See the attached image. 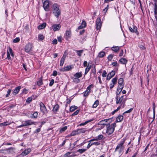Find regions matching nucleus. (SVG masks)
Listing matches in <instances>:
<instances>
[{
    "label": "nucleus",
    "mask_w": 157,
    "mask_h": 157,
    "mask_svg": "<svg viewBox=\"0 0 157 157\" xmlns=\"http://www.w3.org/2000/svg\"><path fill=\"white\" fill-rule=\"evenodd\" d=\"M90 91L88 90L87 89L84 92V96H87L89 94Z\"/></svg>",
    "instance_id": "c9c22d12"
},
{
    "label": "nucleus",
    "mask_w": 157,
    "mask_h": 157,
    "mask_svg": "<svg viewBox=\"0 0 157 157\" xmlns=\"http://www.w3.org/2000/svg\"><path fill=\"white\" fill-rule=\"evenodd\" d=\"M21 88V86H20L17 87L14 89L13 93L14 95L17 94L19 92Z\"/></svg>",
    "instance_id": "aec40b11"
},
{
    "label": "nucleus",
    "mask_w": 157,
    "mask_h": 157,
    "mask_svg": "<svg viewBox=\"0 0 157 157\" xmlns=\"http://www.w3.org/2000/svg\"><path fill=\"white\" fill-rule=\"evenodd\" d=\"M78 107L77 106H75V105L72 106L70 108V111L71 112H73L74 111L75 109H77Z\"/></svg>",
    "instance_id": "473e14b6"
},
{
    "label": "nucleus",
    "mask_w": 157,
    "mask_h": 157,
    "mask_svg": "<svg viewBox=\"0 0 157 157\" xmlns=\"http://www.w3.org/2000/svg\"><path fill=\"white\" fill-rule=\"evenodd\" d=\"M154 13L155 14L157 15V6L156 4H155Z\"/></svg>",
    "instance_id": "37998d69"
},
{
    "label": "nucleus",
    "mask_w": 157,
    "mask_h": 157,
    "mask_svg": "<svg viewBox=\"0 0 157 157\" xmlns=\"http://www.w3.org/2000/svg\"><path fill=\"white\" fill-rule=\"evenodd\" d=\"M124 141V140L121 141L116 147L114 153L115 155L119 157L122 155L124 149L123 144Z\"/></svg>",
    "instance_id": "f257e3e1"
},
{
    "label": "nucleus",
    "mask_w": 157,
    "mask_h": 157,
    "mask_svg": "<svg viewBox=\"0 0 157 157\" xmlns=\"http://www.w3.org/2000/svg\"><path fill=\"white\" fill-rule=\"evenodd\" d=\"M32 47V44L29 43L26 46L25 48V51L26 52H28L31 50Z\"/></svg>",
    "instance_id": "9d476101"
},
{
    "label": "nucleus",
    "mask_w": 157,
    "mask_h": 157,
    "mask_svg": "<svg viewBox=\"0 0 157 157\" xmlns=\"http://www.w3.org/2000/svg\"><path fill=\"white\" fill-rule=\"evenodd\" d=\"M125 95H123L120 97L117 96L116 97V103L117 104H121L120 106L118 107V109L121 108H124L126 100V98H124Z\"/></svg>",
    "instance_id": "f03ea898"
},
{
    "label": "nucleus",
    "mask_w": 157,
    "mask_h": 157,
    "mask_svg": "<svg viewBox=\"0 0 157 157\" xmlns=\"http://www.w3.org/2000/svg\"><path fill=\"white\" fill-rule=\"evenodd\" d=\"M116 125L115 123H114L111 125H110L109 123L106 124L107 128L106 133L108 135H109L113 132L116 127Z\"/></svg>",
    "instance_id": "7ed1b4c3"
},
{
    "label": "nucleus",
    "mask_w": 157,
    "mask_h": 157,
    "mask_svg": "<svg viewBox=\"0 0 157 157\" xmlns=\"http://www.w3.org/2000/svg\"><path fill=\"white\" fill-rule=\"evenodd\" d=\"M37 115H38V113L36 112H35L33 114V117L35 118H36L37 117Z\"/></svg>",
    "instance_id": "603ef678"
},
{
    "label": "nucleus",
    "mask_w": 157,
    "mask_h": 157,
    "mask_svg": "<svg viewBox=\"0 0 157 157\" xmlns=\"http://www.w3.org/2000/svg\"><path fill=\"white\" fill-rule=\"evenodd\" d=\"M7 58L8 59H10V54L8 53V52H7Z\"/></svg>",
    "instance_id": "338daca9"
},
{
    "label": "nucleus",
    "mask_w": 157,
    "mask_h": 157,
    "mask_svg": "<svg viewBox=\"0 0 157 157\" xmlns=\"http://www.w3.org/2000/svg\"><path fill=\"white\" fill-rule=\"evenodd\" d=\"M15 148L13 147H10L8 149H5V151L9 154H13L14 153Z\"/></svg>",
    "instance_id": "4468645a"
},
{
    "label": "nucleus",
    "mask_w": 157,
    "mask_h": 157,
    "mask_svg": "<svg viewBox=\"0 0 157 157\" xmlns=\"http://www.w3.org/2000/svg\"><path fill=\"white\" fill-rule=\"evenodd\" d=\"M92 121V120H90V121H86L84 123H81L80 124H79V126L84 125L85 124H86L88 123V122H89L90 121Z\"/></svg>",
    "instance_id": "c03bdc74"
},
{
    "label": "nucleus",
    "mask_w": 157,
    "mask_h": 157,
    "mask_svg": "<svg viewBox=\"0 0 157 157\" xmlns=\"http://www.w3.org/2000/svg\"><path fill=\"white\" fill-rule=\"evenodd\" d=\"M59 109V105L58 104H56L55 105L53 109V111L54 112H57Z\"/></svg>",
    "instance_id": "c756f323"
},
{
    "label": "nucleus",
    "mask_w": 157,
    "mask_h": 157,
    "mask_svg": "<svg viewBox=\"0 0 157 157\" xmlns=\"http://www.w3.org/2000/svg\"><path fill=\"white\" fill-rule=\"evenodd\" d=\"M49 2L48 0L45 1L43 3V7L44 10L48 11L49 10Z\"/></svg>",
    "instance_id": "6e6552de"
},
{
    "label": "nucleus",
    "mask_w": 157,
    "mask_h": 157,
    "mask_svg": "<svg viewBox=\"0 0 157 157\" xmlns=\"http://www.w3.org/2000/svg\"><path fill=\"white\" fill-rule=\"evenodd\" d=\"M115 71H112L109 73L107 75L106 79L107 80H110L115 75Z\"/></svg>",
    "instance_id": "ddd939ff"
},
{
    "label": "nucleus",
    "mask_w": 157,
    "mask_h": 157,
    "mask_svg": "<svg viewBox=\"0 0 157 157\" xmlns=\"http://www.w3.org/2000/svg\"><path fill=\"white\" fill-rule=\"evenodd\" d=\"M86 26V23L85 21H83L81 25L78 27V29H81L82 28H85Z\"/></svg>",
    "instance_id": "6ab92c4d"
},
{
    "label": "nucleus",
    "mask_w": 157,
    "mask_h": 157,
    "mask_svg": "<svg viewBox=\"0 0 157 157\" xmlns=\"http://www.w3.org/2000/svg\"><path fill=\"white\" fill-rule=\"evenodd\" d=\"M7 52H8V53L10 54L13 52L12 50L10 47H9V49L8 50Z\"/></svg>",
    "instance_id": "864d4df0"
},
{
    "label": "nucleus",
    "mask_w": 157,
    "mask_h": 157,
    "mask_svg": "<svg viewBox=\"0 0 157 157\" xmlns=\"http://www.w3.org/2000/svg\"><path fill=\"white\" fill-rule=\"evenodd\" d=\"M54 82V80L53 79H52L49 83V86H52Z\"/></svg>",
    "instance_id": "3c124183"
},
{
    "label": "nucleus",
    "mask_w": 157,
    "mask_h": 157,
    "mask_svg": "<svg viewBox=\"0 0 157 157\" xmlns=\"http://www.w3.org/2000/svg\"><path fill=\"white\" fill-rule=\"evenodd\" d=\"M57 39L59 42H62V37L61 36H59L58 37Z\"/></svg>",
    "instance_id": "69168bd1"
},
{
    "label": "nucleus",
    "mask_w": 157,
    "mask_h": 157,
    "mask_svg": "<svg viewBox=\"0 0 157 157\" xmlns=\"http://www.w3.org/2000/svg\"><path fill=\"white\" fill-rule=\"evenodd\" d=\"M103 137V136L102 135H100L98 136V139L99 140H101Z\"/></svg>",
    "instance_id": "052dcab7"
},
{
    "label": "nucleus",
    "mask_w": 157,
    "mask_h": 157,
    "mask_svg": "<svg viewBox=\"0 0 157 157\" xmlns=\"http://www.w3.org/2000/svg\"><path fill=\"white\" fill-rule=\"evenodd\" d=\"M20 40V39L18 37H17L13 40L14 43H17Z\"/></svg>",
    "instance_id": "de8ad7c7"
},
{
    "label": "nucleus",
    "mask_w": 157,
    "mask_h": 157,
    "mask_svg": "<svg viewBox=\"0 0 157 157\" xmlns=\"http://www.w3.org/2000/svg\"><path fill=\"white\" fill-rule=\"evenodd\" d=\"M123 119V116L122 115L118 116L117 118L116 121L117 122L121 121Z\"/></svg>",
    "instance_id": "b1692460"
},
{
    "label": "nucleus",
    "mask_w": 157,
    "mask_h": 157,
    "mask_svg": "<svg viewBox=\"0 0 157 157\" xmlns=\"http://www.w3.org/2000/svg\"><path fill=\"white\" fill-rule=\"evenodd\" d=\"M57 74V72L56 71H53L52 75L54 76H56Z\"/></svg>",
    "instance_id": "e2e57ef3"
},
{
    "label": "nucleus",
    "mask_w": 157,
    "mask_h": 157,
    "mask_svg": "<svg viewBox=\"0 0 157 157\" xmlns=\"http://www.w3.org/2000/svg\"><path fill=\"white\" fill-rule=\"evenodd\" d=\"M77 134H78V133H77V130L72 131L71 133V136H74Z\"/></svg>",
    "instance_id": "e433bc0d"
},
{
    "label": "nucleus",
    "mask_w": 157,
    "mask_h": 157,
    "mask_svg": "<svg viewBox=\"0 0 157 157\" xmlns=\"http://www.w3.org/2000/svg\"><path fill=\"white\" fill-rule=\"evenodd\" d=\"M107 73L105 71H104L102 74V76L103 77H105L106 76Z\"/></svg>",
    "instance_id": "6e6d98bb"
},
{
    "label": "nucleus",
    "mask_w": 157,
    "mask_h": 157,
    "mask_svg": "<svg viewBox=\"0 0 157 157\" xmlns=\"http://www.w3.org/2000/svg\"><path fill=\"white\" fill-rule=\"evenodd\" d=\"M1 125L6 126L10 124V123H9L8 122H6L1 123Z\"/></svg>",
    "instance_id": "09e8293b"
},
{
    "label": "nucleus",
    "mask_w": 157,
    "mask_h": 157,
    "mask_svg": "<svg viewBox=\"0 0 157 157\" xmlns=\"http://www.w3.org/2000/svg\"><path fill=\"white\" fill-rule=\"evenodd\" d=\"M102 22L101 19L98 17L96 20V27L97 30L100 29L101 26Z\"/></svg>",
    "instance_id": "0eeeda50"
},
{
    "label": "nucleus",
    "mask_w": 157,
    "mask_h": 157,
    "mask_svg": "<svg viewBox=\"0 0 157 157\" xmlns=\"http://www.w3.org/2000/svg\"><path fill=\"white\" fill-rule=\"evenodd\" d=\"M75 52L77 53V54L78 56H81L82 55V53H83V50H75Z\"/></svg>",
    "instance_id": "7c9ffc66"
},
{
    "label": "nucleus",
    "mask_w": 157,
    "mask_h": 157,
    "mask_svg": "<svg viewBox=\"0 0 157 157\" xmlns=\"http://www.w3.org/2000/svg\"><path fill=\"white\" fill-rule=\"evenodd\" d=\"M71 154V152H68L64 155V156L65 157H69L72 156V155H70Z\"/></svg>",
    "instance_id": "4c0bfd02"
},
{
    "label": "nucleus",
    "mask_w": 157,
    "mask_h": 157,
    "mask_svg": "<svg viewBox=\"0 0 157 157\" xmlns=\"http://www.w3.org/2000/svg\"><path fill=\"white\" fill-rule=\"evenodd\" d=\"M83 65L85 67H87V66H89V64H88L87 62L86 61H84L83 63Z\"/></svg>",
    "instance_id": "4d7b16f0"
},
{
    "label": "nucleus",
    "mask_w": 157,
    "mask_h": 157,
    "mask_svg": "<svg viewBox=\"0 0 157 157\" xmlns=\"http://www.w3.org/2000/svg\"><path fill=\"white\" fill-rule=\"evenodd\" d=\"M79 112V110H77L74 112L72 114V116H74L77 115Z\"/></svg>",
    "instance_id": "5fc2aeb1"
},
{
    "label": "nucleus",
    "mask_w": 157,
    "mask_h": 157,
    "mask_svg": "<svg viewBox=\"0 0 157 157\" xmlns=\"http://www.w3.org/2000/svg\"><path fill=\"white\" fill-rule=\"evenodd\" d=\"M123 50H121L119 54V56H123Z\"/></svg>",
    "instance_id": "774afa93"
},
{
    "label": "nucleus",
    "mask_w": 157,
    "mask_h": 157,
    "mask_svg": "<svg viewBox=\"0 0 157 157\" xmlns=\"http://www.w3.org/2000/svg\"><path fill=\"white\" fill-rule=\"evenodd\" d=\"M71 31L67 30L66 31L65 33V38L67 40H68V38H70L71 36Z\"/></svg>",
    "instance_id": "a211bd4d"
},
{
    "label": "nucleus",
    "mask_w": 157,
    "mask_h": 157,
    "mask_svg": "<svg viewBox=\"0 0 157 157\" xmlns=\"http://www.w3.org/2000/svg\"><path fill=\"white\" fill-rule=\"evenodd\" d=\"M43 84L41 78L39 79L38 81L37 82V84L38 86H40Z\"/></svg>",
    "instance_id": "72a5a7b5"
},
{
    "label": "nucleus",
    "mask_w": 157,
    "mask_h": 157,
    "mask_svg": "<svg viewBox=\"0 0 157 157\" xmlns=\"http://www.w3.org/2000/svg\"><path fill=\"white\" fill-rule=\"evenodd\" d=\"M44 36L43 35L39 34L38 36V39L39 40H41L44 39Z\"/></svg>",
    "instance_id": "58836bf2"
},
{
    "label": "nucleus",
    "mask_w": 157,
    "mask_h": 157,
    "mask_svg": "<svg viewBox=\"0 0 157 157\" xmlns=\"http://www.w3.org/2000/svg\"><path fill=\"white\" fill-rule=\"evenodd\" d=\"M112 65L113 66H118V64H117V62H113L112 64Z\"/></svg>",
    "instance_id": "bf43d9fd"
},
{
    "label": "nucleus",
    "mask_w": 157,
    "mask_h": 157,
    "mask_svg": "<svg viewBox=\"0 0 157 157\" xmlns=\"http://www.w3.org/2000/svg\"><path fill=\"white\" fill-rule=\"evenodd\" d=\"M123 79L122 78H120L118 81V83L119 85L118 88H117V91H119V93L122 90L123 88L124 84L123 82Z\"/></svg>",
    "instance_id": "39448f33"
},
{
    "label": "nucleus",
    "mask_w": 157,
    "mask_h": 157,
    "mask_svg": "<svg viewBox=\"0 0 157 157\" xmlns=\"http://www.w3.org/2000/svg\"><path fill=\"white\" fill-rule=\"evenodd\" d=\"M77 130V133H78V134L81 133H85L86 131H87V130L85 128H81L79 129H78Z\"/></svg>",
    "instance_id": "4be33fe9"
},
{
    "label": "nucleus",
    "mask_w": 157,
    "mask_h": 157,
    "mask_svg": "<svg viewBox=\"0 0 157 157\" xmlns=\"http://www.w3.org/2000/svg\"><path fill=\"white\" fill-rule=\"evenodd\" d=\"M52 43L53 44H56L57 43V40L56 39H54L52 41Z\"/></svg>",
    "instance_id": "680f3d73"
},
{
    "label": "nucleus",
    "mask_w": 157,
    "mask_h": 157,
    "mask_svg": "<svg viewBox=\"0 0 157 157\" xmlns=\"http://www.w3.org/2000/svg\"><path fill=\"white\" fill-rule=\"evenodd\" d=\"M129 29L130 31L131 32L133 33H136L137 35L139 33L137 31V28L136 27L134 26L132 28V27H129Z\"/></svg>",
    "instance_id": "dca6fc26"
},
{
    "label": "nucleus",
    "mask_w": 157,
    "mask_h": 157,
    "mask_svg": "<svg viewBox=\"0 0 157 157\" xmlns=\"http://www.w3.org/2000/svg\"><path fill=\"white\" fill-rule=\"evenodd\" d=\"M133 108H131L129 110H127V111H126L124 113H123V114H124V113H130V112H131V111H132V110H133Z\"/></svg>",
    "instance_id": "8fccbe9b"
},
{
    "label": "nucleus",
    "mask_w": 157,
    "mask_h": 157,
    "mask_svg": "<svg viewBox=\"0 0 157 157\" xmlns=\"http://www.w3.org/2000/svg\"><path fill=\"white\" fill-rule=\"evenodd\" d=\"M110 119V118L104 119L103 120H101L98 122V124L99 125H106V124H105V123L107 122Z\"/></svg>",
    "instance_id": "2eb2a0df"
},
{
    "label": "nucleus",
    "mask_w": 157,
    "mask_h": 157,
    "mask_svg": "<svg viewBox=\"0 0 157 157\" xmlns=\"http://www.w3.org/2000/svg\"><path fill=\"white\" fill-rule=\"evenodd\" d=\"M73 81L75 82H80V80L78 78L75 77L73 79Z\"/></svg>",
    "instance_id": "49530a36"
},
{
    "label": "nucleus",
    "mask_w": 157,
    "mask_h": 157,
    "mask_svg": "<svg viewBox=\"0 0 157 157\" xmlns=\"http://www.w3.org/2000/svg\"><path fill=\"white\" fill-rule=\"evenodd\" d=\"M24 126L30 125L32 124H35V122L32 121L31 120H27L26 121H23V123Z\"/></svg>",
    "instance_id": "1a4fd4ad"
},
{
    "label": "nucleus",
    "mask_w": 157,
    "mask_h": 157,
    "mask_svg": "<svg viewBox=\"0 0 157 157\" xmlns=\"http://www.w3.org/2000/svg\"><path fill=\"white\" fill-rule=\"evenodd\" d=\"M86 149H79L77 151L79 152L80 154H82L86 151Z\"/></svg>",
    "instance_id": "f704fd0d"
},
{
    "label": "nucleus",
    "mask_w": 157,
    "mask_h": 157,
    "mask_svg": "<svg viewBox=\"0 0 157 157\" xmlns=\"http://www.w3.org/2000/svg\"><path fill=\"white\" fill-rule=\"evenodd\" d=\"M120 48L118 46H113L112 48V50L115 52H117L119 50Z\"/></svg>",
    "instance_id": "bb28decb"
},
{
    "label": "nucleus",
    "mask_w": 157,
    "mask_h": 157,
    "mask_svg": "<svg viewBox=\"0 0 157 157\" xmlns=\"http://www.w3.org/2000/svg\"><path fill=\"white\" fill-rule=\"evenodd\" d=\"M31 151L30 148H28L27 149L25 150L23 152H22L21 155L24 156H25L28 154Z\"/></svg>",
    "instance_id": "f3484780"
},
{
    "label": "nucleus",
    "mask_w": 157,
    "mask_h": 157,
    "mask_svg": "<svg viewBox=\"0 0 157 157\" xmlns=\"http://www.w3.org/2000/svg\"><path fill=\"white\" fill-rule=\"evenodd\" d=\"M46 24L45 22L43 23L42 24L39 25L38 27L37 28L39 29H41L44 28L45 26H46Z\"/></svg>",
    "instance_id": "412c9836"
},
{
    "label": "nucleus",
    "mask_w": 157,
    "mask_h": 157,
    "mask_svg": "<svg viewBox=\"0 0 157 157\" xmlns=\"http://www.w3.org/2000/svg\"><path fill=\"white\" fill-rule=\"evenodd\" d=\"M67 126H64L60 130V132H62L64 131L67 129Z\"/></svg>",
    "instance_id": "79ce46f5"
},
{
    "label": "nucleus",
    "mask_w": 157,
    "mask_h": 157,
    "mask_svg": "<svg viewBox=\"0 0 157 157\" xmlns=\"http://www.w3.org/2000/svg\"><path fill=\"white\" fill-rule=\"evenodd\" d=\"M41 111L43 114L47 112V110L44 104L41 102L40 104Z\"/></svg>",
    "instance_id": "423d86ee"
},
{
    "label": "nucleus",
    "mask_w": 157,
    "mask_h": 157,
    "mask_svg": "<svg viewBox=\"0 0 157 157\" xmlns=\"http://www.w3.org/2000/svg\"><path fill=\"white\" fill-rule=\"evenodd\" d=\"M11 91V90L10 89H9L8 91L7 92V94L6 95V97H7L10 94V92Z\"/></svg>",
    "instance_id": "13d9d810"
},
{
    "label": "nucleus",
    "mask_w": 157,
    "mask_h": 157,
    "mask_svg": "<svg viewBox=\"0 0 157 157\" xmlns=\"http://www.w3.org/2000/svg\"><path fill=\"white\" fill-rule=\"evenodd\" d=\"M92 141H90V140L89 141V143L88 144L87 146V149L89 148L90 146H91L92 145H95L96 146L99 145L100 144V142H92Z\"/></svg>",
    "instance_id": "9b49d317"
},
{
    "label": "nucleus",
    "mask_w": 157,
    "mask_h": 157,
    "mask_svg": "<svg viewBox=\"0 0 157 157\" xmlns=\"http://www.w3.org/2000/svg\"><path fill=\"white\" fill-rule=\"evenodd\" d=\"M72 67L71 65L67 66L64 68L62 69L61 71H68Z\"/></svg>",
    "instance_id": "393cba45"
},
{
    "label": "nucleus",
    "mask_w": 157,
    "mask_h": 157,
    "mask_svg": "<svg viewBox=\"0 0 157 157\" xmlns=\"http://www.w3.org/2000/svg\"><path fill=\"white\" fill-rule=\"evenodd\" d=\"M99 101L98 100L95 101L93 105V107L94 108H96L98 105Z\"/></svg>",
    "instance_id": "2f4dec72"
},
{
    "label": "nucleus",
    "mask_w": 157,
    "mask_h": 157,
    "mask_svg": "<svg viewBox=\"0 0 157 157\" xmlns=\"http://www.w3.org/2000/svg\"><path fill=\"white\" fill-rule=\"evenodd\" d=\"M32 99V98L31 97H29L26 100V102L27 103H29L31 101Z\"/></svg>",
    "instance_id": "a18cd8bd"
},
{
    "label": "nucleus",
    "mask_w": 157,
    "mask_h": 157,
    "mask_svg": "<svg viewBox=\"0 0 157 157\" xmlns=\"http://www.w3.org/2000/svg\"><path fill=\"white\" fill-rule=\"evenodd\" d=\"M139 46L141 49L144 50L145 49V47L142 45H140Z\"/></svg>",
    "instance_id": "0e129e2a"
},
{
    "label": "nucleus",
    "mask_w": 157,
    "mask_h": 157,
    "mask_svg": "<svg viewBox=\"0 0 157 157\" xmlns=\"http://www.w3.org/2000/svg\"><path fill=\"white\" fill-rule=\"evenodd\" d=\"M113 57V55L111 54L109 55L108 57L107 58L109 61H111Z\"/></svg>",
    "instance_id": "a19ab883"
},
{
    "label": "nucleus",
    "mask_w": 157,
    "mask_h": 157,
    "mask_svg": "<svg viewBox=\"0 0 157 157\" xmlns=\"http://www.w3.org/2000/svg\"><path fill=\"white\" fill-rule=\"evenodd\" d=\"M65 58H66V56H65L64 55H63V56L61 58L60 61V66H63V65L64 63Z\"/></svg>",
    "instance_id": "5701e85b"
},
{
    "label": "nucleus",
    "mask_w": 157,
    "mask_h": 157,
    "mask_svg": "<svg viewBox=\"0 0 157 157\" xmlns=\"http://www.w3.org/2000/svg\"><path fill=\"white\" fill-rule=\"evenodd\" d=\"M53 13L55 16L58 17L60 14V11L59 9L58 5L56 4H54L52 6Z\"/></svg>",
    "instance_id": "20e7f679"
},
{
    "label": "nucleus",
    "mask_w": 157,
    "mask_h": 157,
    "mask_svg": "<svg viewBox=\"0 0 157 157\" xmlns=\"http://www.w3.org/2000/svg\"><path fill=\"white\" fill-rule=\"evenodd\" d=\"M52 29L54 31H58L61 27V25L59 24L53 25L52 27Z\"/></svg>",
    "instance_id": "f8f14e48"
},
{
    "label": "nucleus",
    "mask_w": 157,
    "mask_h": 157,
    "mask_svg": "<svg viewBox=\"0 0 157 157\" xmlns=\"http://www.w3.org/2000/svg\"><path fill=\"white\" fill-rule=\"evenodd\" d=\"M117 80V77H115L114 78L112 79V82L113 83L115 84L116 83Z\"/></svg>",
    "instance_id": "ea45409f"
},
{
    "label": "nucleus",
    "mask_w": 157,
    "mask_h": 157,
    "mask_svg": "<svg viewBox=\"0 0 157 157\" xmlns=\"http://www.w3.org/2000/svg\"><path fill=\"white\" fill-rule=\"evenodd\" d=\"M74 77L77 78H79L82 77V75L81 72H77L74 75Z\"/></svg>",
    "instance_id": "a878e982"
},
{
    "label": "nucleus",
    "mask_w": 157,
    "mask_h": 157,
    "mask_svg": "<svg viewBox=\"0 0 157 157\" xmlns=\"http://www.w3.org/2000/svg\"><path fill=\"white\" fill-rule=\"evenodd\" d=\"M119 61L122 64H125L127 63V60L124 58H121Z\"/></svg>",
    "instance_id": "c85d7f7f"
},
{
    "label": "nucleus",
    "mask_w": 157,
    "mask_h": 157,
    "mask_svg": "<svg viewBox=\"0 0 157 157\" xmlns=\"http://www.w3.org/2000/svg\"><path fill=\"white\" fill-rule=\"evenodd\" d=\"M105 55V52H104L101 51L98 53V57L100 58H102Z\"/></svg>",
    "instance_id": "cd10ccee"
}]
</instances>
